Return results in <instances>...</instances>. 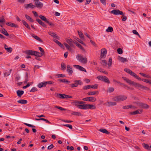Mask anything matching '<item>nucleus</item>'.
I'll return each mask as SVG.
<instances>
[{
    "label": "nucleus",
    "mask_w": 151,
    "mask_h": 151,
    "mask_svg": "<svg viewBox=\"0 0 151 151\" xmlns=\"http://www.w3.org/2000/svg\"><path fill=\"white\" fill-rule=\"evenodd\" d=\"M127 99V97L124 95H121L116 96L114 97L113 100L116 102H120L126 100Z\"/></svg>",
    "instance_id": "obj_1"
},
{
    "label": "nucleus",
    "mask_w": 151,
    "mask_h": 151,
    "mask_svg": "<svg viewBox=\"0 0 151 151\" xmlns=\"http://www.w3.org/2000/svg\"><path fill=\"white\" fill-rule=\"evenodd\" d=\"M131 85L134 86L137 89H142L145 90L149 89V88L147 87L144 86L139 83H137L133 81Z\"/></svg>",
    "instance_id": "obj_2"
},
{
    "label": "nucleus",
    "mask_w": 151,
    "mask_h": 151,
    "mask_svg": "<svg viewBox=\"0 0 151 151\" xmlns=\"http://www.w3.org/2000/svg\"><path fill=\"white\" fill-rule=\"evenodd\" d=\"M76 58L79 61L82 63H87V59L85 57L83 58V56L78 54L76 55Z\"/></svg>",
    "instance_id": "obj_3"
},
{
    "label": "nucleus",
    "mask_w": 151,
    "mask_h": 151,
    "mask_svg": "<svg viewBox=\"0 0 151 151\" xmlns=\"http://www.w3.org/2000/svg\"><path fill=\"white\" fill-rule=\"evenodd\" d=\"M75 83L70 84V87L71 88H73L75 87H77L78 85H82L83 84V83L81 80H75L73 81Z\"/></svg>",
    "instance_id": "obj_4"
},
{
    "label": "nucleus",
    "mask_w": 151,
    "mask_h": 151,
    "mask_svg": "<svg viewBox=\"0 0 151 151\" xmlns=\"http://www.w3.org/2000/svg\"><path fill=\"white\" fill-rule=\"evenodd\" d=\"M97 78L99 80L103 81L106 83H110L108 78L105 76H99L97 77Z\"/></svg>",
    "instance_id": "obj_5"
},
{
    "label": "nucleus",
    "mask_w": 151,
    "mask_h": 151,
    "mask_svg": "<svg viewBox=\"0 0 151 151\" xmlns=\"http://www.w3.org/2000/svg\"><path fill=\"white\" fill-rule=\"evenodd\" d=\"M111 13L116 15H123V13L122 12L119 11V10L114 9L111 12Z\"/></svg>",
    "instance_id": "obj_6"
},
{
    "label": "nucleus",
    "mask_w": 151,
    "mask_h": 151,
    "mask_svg": "<svg viewBox=\"0 0 151 151\" xmlns=\"http://www.w3.org/2000/svg\"><path fill=\"white\" fill-rule=\"evenodd\" d=\"M85 102L84 101H76L73 102L72 104L73 105H75L78 108L80 104H85Z\"/></svg>",
    "instance_id": "obj_7"
},
{
    "label": "nucleus",
    "mask_w": 151,
    "mask_h": 151,
    "mask_svg": "<svg viewBox=\"0 0 151 151\" xmlns=\"http://www.w3.org/2000/svg\"><path fill=\"white\" fill-rule=\"evenodd\" d=\"M107 50L105 48H103L101 50V54L100 57L101 58H104L106 56Z\"/></svg>",
    "instance_id": "obj_8"
},
{
    "label": "nucleus",
    "mask_w": 151,
    "mask_h": 151,
    "mask_svg": "<svg viewBox=\"0 0 151 151\" xmlns=\"http://www.w3.org/2000/svg\"><path fill=\"white\" fill-rule=\"evenodd\" d=\"M36 7L39 8H42L43 6V4L40 2L39 0H34Z\"/></svg>",
    "instance_id": "obj_9"
},
{
    "label": "nucleus",
    "mask_w": 151,
    "mask_h": 151,
    "mask_svg": "<svg viewBox=\"0 0 151 151\" xmlns=\"http://www.w3.org/2000/svg\"><path fill=\"white\" fill-rule=\"evenodd\" d=\"M143 111V110L141 109H139L132 112H130L129 114L131 115H136L137 114H139L142 113Z\"/></svg>",
    "instance_id": "obj_10"
},
{
    "label": "nucleus",
    "mask_w": 151,
    "mask_h": 151,
    "mask_svg": "<svg viewBox=\"0 0 151 151\" xmlns=\"http://www.w3.org/2000/svg\"><path fill=\"white\" fill-rule=\"evenodd\" d=\"M66 41L67 42L69 45L70 47H73L74 45H73V43H74V42H75V41H73V40L70 38L67 39H66Z\"/></svg>",
    "instance_id": "obj_11"
},
{
    "label": "nucleus",
    "mask_w": 151,
    "mask_h": 151,
    "mask_svg": "<svg viewBox=\"0 0 151 151\" xmlns=\"http://www.w3.org/2000/svg\"><path fill=\"white\" fill-rule=\"evenodd\" d=\"M73 66L76 68V69H79L81 71L86 72V70L84 68L79 65H73Z\"/></svg>",
    "instance_id": "obj_12"
},
{
    "label": "nucleus",
    "mask_w": 151,
    "mask_h": 151,
    "mask_svg": "<svg viewBox=\"0 0 151 151\" xmlns=\"http://www.w3.org/2000/svg\"><path fill=\"white\" fill-rule=\"evenodd\" d=\"M67 70L69 74H72L73 71L72 70V68L69 65H67Z\"/></svg>",
    "instance_id": "obj_13"
},
{
    "label": "nucleus",
    "mask_w": 151,
    "mask_h": 151,
    "mask_svg": "<svg viewBox=\"0 0 151 151\" xmlns=\"http://www.w3.org/2000/svg\"><path fill=\"white\" fill-rule=\"evenodd\" d=\"M34 52V51L31 50H27L25 52V53L26 54L31 55H35Z\"/></svg>",
    "instance_id": "obj_14"
},
{
    "label": "nucleus",
    "mask_w": 151,
    "mask_h": 151,
    "mask_svg": "<svg viewBox=\"0 0 151 151\" xmlns=\"http://www.w3.org/2000/svg\"><path fill=\"white\" fill-rule=\"evenodd\" d=\"M48 34L53 37L55 38L56 39H58L59 38V37L55 33L52 32H49Z\"/></svg>",
    "instance_id": "obj_15"
},
{
    "label": "nucleus",
    "mask_w": 151,
    "mask_h": 151,
    "mask_svg": "<svg viewBox=\"0 0 151 151\" xmlns=\"http://www.w3.org/2000/svg\"><path fill=\"white\" fill-rule=\"evenodd\" d=\"M6 24L9 26L14 27H18V25L17 24H15L12 22H7L6 23Z\"/></svg>",
    "instance_id": "obj_16"
},
{
    "label": "nucleus",
    "mask_w": 151,
    "mask_h": 151,
    "mask_svg": "<svg viewBox=\"0 0 151 151\" xmlns=\"http://www.w3.org/2000/svg\"><path fill=\"white\" fill-rule=\"evenodd\" d=\"M130 75L136 79H138L139 80H141V78L139 77V76L137 75L135 73L132 72V71Z\"/></svg>",
    "instance_id": "obj_17"
},
{
    "label": "nucleus",
    "mask_w": 151,
    "mask_h": 151,
    "mask_svg": "<svg viewBox=\"0 0 151 151\" xmlns=\"http://www.w3.org/2000/svg\"><path fill=\"white\" fill-rule=\"evenodd\" d=\"M1 32L6 36L9 35V34L7 32L6 30L4 28H2L0 29Z\"/></svg>",
    "instance_id": "obj_18"
},
{
    "label": "nucleus",
    "mask_w": 151,
    "mask_h": 151,
    "mask_svg": "<svg viewBox=\"0 0 151 151\" xmlns=\"http://www.w3.org/2000/svg\"><path fill=\"white\" fill-rule=\"evenodd\" d=\"M35 7V6L33 5L31 3H30L29 4H26L25 5V8L26 9H27L29 7L33 9Z\"/></svg>",
    "instance_id": "obj_19"
},
{
    "label": "nucleus",
    "mask_w": 151,
    "mask_h": 151,
    "mask_svg": "<svg viewBox=\"0 0 151 151\" xmlns=\"http://www.w3.org/2000/svg\"><path fill=\"white\" fill-rule=\"evenodd\" d=\"M122 79L125 81L127 83H128L129 84L131 85L133 81H132L130 80H129V79H128L127 78L124 77H122Z\"/></svg>",
    "instance_id": "obj_20"
},
{
    "label": "nucleus",
    "mask_w": 151,
    "mask_h": 151,
    "mask_svg": "<svg viewBox=\"0 0 151 151\" xmlns=\"http://www.w3.org/2000/svg\"><path fill=\"white\" fill-rule=\"evenodd\" d=\"M17 96L19 97H21L24 93V91H23L18 90L17 91Z\"/></svg>",
    "instance_id": "obj_21"
},
{
    "label": "nucleus",
    "mask_w": 151,
    "mask_h": 151,
    "mask_svg": "<svg viewBox=\"0 0 151 151\" xmlns=\"http://www.w3.org/2000/svg\"><path fill=\"white\" fill-rule=\"evenodd\" d=\"M36 21L42 26L44 27L46 26V25L39 19H37Z\"/></svg>",
    "instance_id": "obj_22"
},
{
    "label": "nucleus",
    "mask_w": 151,
    "mask_h": 151,
    "mask_svg": "<svg viewBox=\"0 0 151 151\" xmlns=\"http://www.w3.org/2000/svg\"><path fill=\"white\" fill-rule=\"evenodd\" d=\"M46 85L45 84V82H42L40 83L37 85V86L40 88H41L42 87H45Z\"/></svg>",
    "instance_id": "obj_23"
},
{
    "label": "nucleus",
    "mask_w": 151,
    "mask_h": 151,
    "mask_svg": "<svg viewBox=\"0 0 151 151\" xmlns=\"http://www.w3.org/2000/svg\"><path fill=\"white\" fill-rule=\"evenodd\" d=\"M99 131L103 133H106L109 134H110V132H108L106 129H99Z\"/></svg>",
    "instance_id": "obj_24"
},
{
    "label": "nucleus",
    "mask_w": 151,
    "mask_h": 151,
    "mask_svg": "<svg viewBox=\"0 0 151 151\" xmlns=\"http://www.w3.org/2000/svg\"><path fill=\"white\" fill-rule=\"evenodd\" d=\"M118 59L120 61L123 63H124L127 61V60L126 58L120 56H119L118 57Z\"/></svg>",
    "instance_id": "obj_25"
},
{
    "label": "nucleus",
    "mask_w": 151,
    "mask_h": 151,
    "mask_svg": "<svg viewBox=\"0 0 151 151\" xmlns=\"http://www.w3.org/2000/svg\"><path fill=\"white\" fill-rule=\"evenodd\" d=\"M74 43L76 44V45L80 49L82 50H84V49L82 47V46L80 44L78 43L77 41H75V42H74Z\"/></svg>",
    "instance_id": "obj_26"
},
{
    "label": "nucleus",
    "mask_w": 151,
    "mask_h": 151,
    "mask_svg": "<svg viewBox=\"0 0 151 151\" xmlns=\"http://www.w3.org/2000/svg\"><path fill=\"white\" fill-rule=\"evenodd\" d=\"M32 36L35 39L37 40L40 42H42V40L38 36L35 35L33 34L32 35Z\"/></svg>",
    "instance_id": "obj_27"
},
{
    "label": "nucleus",
    "mask_w": 151,
    "mask_h": 151,
    "mask_svg": "<svg viewBox=\"0 0 151 151\" xmlns=\"http://www.w3.org/2000/svg\"><path fill=\"white\" fill-rule=\"evenodd\" d=\"M96 101V99L94 97L91 96L88 97V101L95 102Z\"/></svg>",
    "instance_id": "obj_28"
},
{
    "label": "nucleus",
    "mask_w": 151,
    "mask_h": 151,
    "mask_svg": "<svg viewBox=\"0 0 151 151\" xmlns=\"http://www.w3.org/2000/svg\"><path fill=\"white\" fill-rule=\"evenodd\" d=\"M17 102L22 104H25L27 103V101L24 99H21L17 101Z\"/></svg>",
    "instance_id": "obj_29"
},
{
    "label": "nucleus",
    "mask_w": 151,
    "mask_h": 151,
    "mask_svg": "<svg viewBox=\"0 0 151 151\" xmlns=\"http://www.w3.org/2000/svg\"><path fill=\"white\" fill-rule=\"evenodd\" d=\"M22 22L23 24L28 29H30V27L29 26L28 24L24 20H22Z\"/></svg>",
    "instance_id": "obj_30"
},
{
    "label": "nucleus",
    "mask_w": 151,
    "mask_h": 151,
    "mask_svg": "<svg viewBox=\"0 0 151 151\" xmlns=\"http://www.w3.org/2000/svg\"><path fill=\"white\" fill-rule=\"evenodd\" d=\"M56 96L59 98L60 99H64V94L61 93H56Z\"/></svg>",
    "instance_id": "obj_31"
},
{
    "label": "nucleus",
    "mask_w": 151,
    "mask_h": 151,
    "mask_svg": "<svg viewBox=\"0 0 151 151\" xmlns=\"http://www.w3.org/2000/svg\"><path fill=\"white\" fill-rule=\"evenodd\" d=\"M99 93L98 91H90L88 92L87 93L88 95H94L95 94H98Z\"/></svg>",
    "instance_id": "obj_32"
},
{
    "label": "nucleus",
    "mask_w": 151,
    "mask_h": 151,
    "mask_svg": "<svg viewBox=\"0 0 151 151\" xmlns=\"http://www.w3.org/2000/svg\"><path fill=\"white\" fill-rule=\"evenodd\" d=\"M25 16L26 18L27 19L29 20L30 22H34L33 19L29 15H27V14H25Z\"/></svg>",
    "instance_id": "obj_33"
},
{
    "label": "nucleus",
    "mask_w": 151,
    "mask_h": 151,
    "mask_svg": "<svg viewBox=\"0 0 151 151\" xmlns=\"http://www.w3.org/2000/svg\"><path fill=\"white\" fill-rule=\"evenodd\" d=\"M78 33L80 37L82 40H84L83 35L81 32L80 31H78Z\"/></svg>",
    "instance_id": "obj_34"
},
{
    "label": "nucleus",
    "mask_w": 151,
    "mask_h": 151,
    "mask_svg": "<svg viewBox=\"0 0 151 151\" xmlns=\"http://www.w3.org/2000/svg\"><path fill=\"white\" fill-rule=\"evenodd\" d=\"M39 17L43 21L45 22H47L48 19L44 16L42 15H40Z\"/></svg>",
    "instance_id": "obj_35"
},
{
    "label": "nucleus",
    "mask_w": 151,
    "mask_h": 151,
    "mask_svg": "<svg viewBox=\"0 0 151 151\" xmlns=\"http://www.w3.org/2000/svg\"><path fill=\"white\" fill-rule=\"evenodd\" d=\"M71 114L74 115L81 116V114L80 112H74L71 113Z\"/></svg>",
    "instance_id": "obj_36"
},
{
    "label": "nucleus",
    "mask_w": 151,
    "mask_h": 151,
    "mask_svg": "<svg viewBox=\"0 0 151 151\" xmlns=\"http://www.w3.org/2000/svg\"><path fill=\"white\" fill-rule=\"evenodd\" d=\"M108 106H114L116 105V103L114 102H108Z\"/></svg>",
    "instance_id": "obj_37"
},
{
    "label": "nucleus",
    "mask_w": 151,
    "mask_h": 151,
    "mask_svg": "<svg viewBox=\"0 0 151 151\" xmlns=\"http://www.w3.org/2000/svg\"><path fill=\"white\" fill-rule=\"evenodd\" d=\"M142 107L144 109H147L149 108V106L147 104L143 103Z\"/></svg>",
    "instance_id": "obj_38"
},
{
    "label": "nucleus",
    "mask_w": 151,
    "mask_h": 151,
    "mask_svg": "<svg viewBox=\"0 0 151 151\" xmlns=\"http://www.w3.org/2000/svg\"><path fill=\"white\" fill-rule=\"evenodd\" d=\"M35 53L34 55H35L36 56H38V57H41L42 56V55H41V54L40 52H38L36 51H34Z\"/></svg>",
    "instance_id": "obj_39"
},
{
    "label": "nucleus",
    "mask_w": 151,
    "mask_h": 151,
    "mask_svg": "<svg viewBox=\"0 0 151 151\" xmlns=\"http://www.w3.org/2000/svg\"><path fill=\"white\" fill-rule=\"evenodd\" d=\"M143 146L145 148L148 150H150V147L147 144L145 143H143Z\"/></svg>",
    "instance_id": "obj_40"
},
{
    "label": "nucleus",
    "mask_w": 151,
    "mask_h": 151,
    "mask_svg": "<svg viewBox=\"0 0 151 151\" xmlns=\"http://www.w3.org/2000/svg\"><path fill=\"white\" fill-rule=\"evenodd\" d=\"M107 32H111L113 31V28L111 27H109L106 30Z\"/></svg>",
    "instance_id": "obj_41"
},
{
    "label": "nucleus",
    "mask_w": 151,
    "mask_h": 151,
    "mask_svg": "<svg viewBox=\"0 0 151 151\" xmlns=\"http://www.w3.org/2000/svg\"><path fill=\"white\" fill-rule=\"evenodd\" d=\"M101 64L102 65L104 66H107V61L105 60H102Z\"/></svg>",
    "instance_id": "obj_42"
},
{
    "label": "nucleus",
    "mask_w": 151,
    "mask_h": 151,
    "mask_svg": "<svg viewBox=\"0 0 151 151\" xmlns=\"http://www.w3.org/2000/svg\"><path fill=\"white\" fill-rule=\"evenodd\" d=\"M66 65H65V63H61V68L63 70H65L66 68Z\"/></svg>",
    "instance_id": "obj_43"
},
{
    "label": "nucleus",
    "mask_w": 151,
    "mask_h": 151,
    "mask_svg": "<svg viewBox=\"0 0 151 151\" xmlns=\"http://www.w3.org/2000/svg\"><path fill=\"white\" fill-rule=\"evenodd\" d=\"M39 49L41 52L40 53L41 55H43L45 54V52L43 49L40 47H39Z\"/></svg>",
    "instance_id": "obj_44"
},
{
    "label": "nucleus",
    "mask_w": 151,
    "mask_h": 151,
    "mask_svg": "<svg viewBox=\"0 0 151 151\" xmlns=\"http://www.w3.org/2000/svg\"><path fill=\"white\" fill-rule=\"evenodd\" d=\"M112 61L111 58H110L109 59V63L108 64V67H110L112 64Z\"/></svg>",
    "instance_id": "obj_45"
},
{
    "label": "nucleus",
    "mask_w": 151,
    "mask_h": 151,
    "mask_svg": "<svg viewBox=\"0 0 151 151\" xmlns=\"http://www.w3.org/2000/svg\"><path fill=\"white\" fill-rule=\"evenodd\" d=\"M132 105H129L127 106H125L123 107L122 108L124 109H127L132 107Z\"/></svg>",
    "instance_id": "obj_46"
},
{
    "label": "nucleus",
    "mask_w": 151,
    "mask_h": 151,
    "mask_svg": "<svg viewBox=\"0 0 151 151\" xmlns=\"http://www.w3.org/2000/svg\"><path fill=\"white\" fill-rule=\"evenodd\" d=\"M64 45L65 46L66 48L69 50H71V48L70 47V46L67 44L65 42L64 43Z\"/></svg>",
    "instance_id": "obj_47"
},
{
    "label": "nucleus",
    "mask_w": 151,
    "mask_h": 151,
    "mask_svg": "<svg viewBox=\"0 0 151 151\" xmlns=\"http://www.w3.org/2000/svg\"><path fill=\"white\" fill-rule=\"evenodd\" d=\"M91 85H88L84 86L83 88L84 90H87L91 88Z\"/></svg>",
    "instance_id": "obj_48"
},
{
    "label": "nucleus",
    "mask_w": 151,
    "mask_h": 151,
    "mask_svg": "<svg viewBox=\"0 0 151 151\" xmlns=\"http://www.w3.org/2000/svg\"><path fill=\"white\" fill-rule=\"evenodd\" d=\"M12 70V69H10L9 70V71L7 72H5V73H4V75L6 76H9L11 73Z\"/></svg>",
    "instance_id": "obj_49"
},
{
    "label": "nucleus",
    "mask_w": 151,
    "mask_h": 151,
    "mask_svg": "<svg viewBox=\"0 0 151 151\" xmlns=\"http://www.w3.org/2000/svg\"><path fill=\"white\" fill-rule=\"evenodd\" d=\"M114 88L113 87H109L108 88L107 91L109 93H111L114 91Z\"/></svg>",
    "instance_id": "obj_50"
},
{
    "label": "nucleus",
    "mask_w": 151,
    "mask_h": 151,
    "mask_svg": "<svg viewBox=\"0 0 151 151\" xmlns=\"http://www.w3.org/2000/svg\"><path fill=\"white\" fill-rule=\"evenodd\" d=\"M98 70L100 72L104 73L105 74H108V73L106 71L104 70L103 69L101 68H99L98 69Z\"/></svg>",
    "instance_id": "obj_51"
},
{
    "label": "nucleus",
    "mask_w": 151,
    "mask_h": 151,
    "mask_svg": "<svg viewBox=\"0 0 151 151\" xmlns=\"http://www.w3.org/2000/svg\"><path fill=\"white\" fill-rule=\"evenodd\" d=\"M37 91V88L35 87H33L30 91V92H34Z\"/></svg>",
    "instance_id": "obj_52"
},
{
    "label": "nucleus",
    "mask_w": 151,
    "mask_h": 151,
    "mask_svg": "<svg viewBox=\"0 0 151 151\" xmlns=\"http://www.w3.org/2000/svg\"><path fill=\"white\" fill-rule=\"evenodd\" d=\"M76 40L77 41H78L79 42L81 43L82 45H86L81 40L79 39L78 38H77L76 39Z\"/></svg>",
    "instance_id": "obj_53"
},
{
    "label": "nucleus",
    "mask_w": 151,
    "mask_h": 151,
    "mask_svg": "<svg viewBox=\"0 0 151 151\" xmlns=\"http://www.w3.org/2000/svg\"><path fill=\"white\" fill-rule=\"evenodd\" d=\"M96 108V107L94 105L89 104V109H95Z\"/></svg>",
    "instance_id": "obj_54"
},
{
    "label": "nucleus",
    "mask_w": 151,
    "mask_h": 151,
    "mask_svg": "<svg viewBox=\"0 0 151 151\" xmlns=\"http://www.w3.org/2000/svg\"><path fill=\"white\" fill-rule=\"evenodd\" d=\"M6 51L9 53H11L12 50V48L11 47H9V48H6Z\"/></svg>",
    "instance_id": "obj_55"
},
{
    "label": "nucleus",
    "mask_w": 151,
    "mask_h": 151,
    "mask_svg": "<svg viewBox=\"0 0 151 151\" xmlns=\"http://www.w3.org/2000/svg\"><path fill=\"white\" fill-rule=\"evenodd\" d=\"M124 71H125V72H126L128 73L129 74H130L131 73V72L132 71L131 70H130L129 69L127 68H125L124 69Z\"/></svg>",
    "instance_id": "obj_56"
},
{
    "label": "nucleus",
    "mask_w": 151,
    "mask_h": 151,
    "mask_svg": "<svg viewBox=\"0 0 151 151\" xmlns=\"http://www.w3.org/2000/svg\"><path fill=\"white\" fill-rule=\"evenodd\" d=\"M117 52L119 54H121L122 53L123 51L122 49L119 48L117 50Z\"/></svg>",
    "instance_id": "obj_57"
},
{
    "label": "nucleus",
    "mask_w": 151,
    "mask_h": 151,
    "mask_svg": "<svg viewBox=\"0 0 151 151\" xmlns=\"http://www.w3.org/2000/svg\"><path fill=\"white\" fill-rule=\"evenodd\" d=\"M139 74L145 77L146 78H149L150 77L149 76L146 75L142 73H140Z\"/></svg>",
    "instance_id": "obj_58"
},
{
    "label": "nucleus",
    "mask_w": 151,
    "mask_h": 151,
    "mask_svg": "<svg viewBox=\"0 0 151 151\" xmlns=\"http://www.w3.org/2000/svg\"><path fill=\"white\" fill-rule=\"evenodd\" d=\"M122 17L121 18H122V21H125L127 19V17L124 16V14H123V15H122Z\"/></svg>",
    "instance_id": "obj_59"
},
{
    "label": "nucleus",
    "mask_w": 151,
    "mask_h": 151,
    "mask_svg": "<svg viewBox=\"0 0 151 151\" xmlns=\"http://www.w3.org/2000/svg\"><path fill=\"white\" fill-rule=\"evenodd\" d=\"M50 26H54V24L52 22H50L49 21V20H48L47 22H46Z\"/></svg>",
    "instance_id": "obj_60"
},
{
    "label": "nucleus",
    "mask_w": 151,
    "mask_h": 151,
    "mask_svg": "<svg viewBox=\"0 0 151 151\" xmlns=\"http://www.w3.org/2000/svg\"><path fill=\"white\" fill-rule=\"evenodd\" d=\"M135 104H137L139 106L142 107L143 103L141 102H135Z\"/></svg>",
    "instance_id": "obj_61"
},
{
    "label": "nucleus",
    "mask_w": 151,
    "mask_h": 151,
    "mask_svg": "<svg viewBox=\"0 0 151 151\" xmlns=\"http://www.w3.org/2000/svg\"><path fill=\"white\" fill-rule=\"evenodd\" d=\"M55 107L56 108H57V109H60V110H61V111H65L66 110V109H65L64 108H63L62 107H59V106H55Z\"/></svg>",
    "instance_id": "obj_62"
},
{
    "label": "nucleus",
    "mask_w": 151,
    "mask_h": 151,
    "mask_svg": "<svg viewBox=\"0 0 151 151\" xmlns=\"http://www.w3.org/2000/svg\"><path fill=\"white\" fill-rule=\"evenodd\" d=\"M84 107V104H80L78 108L80 109H85Z\"/></svg>",
    "instance_id": "obj_63"
},
{
    "label": "nucleus",
    "mask_w": 151,
    "mask_h": 151,
    "mask_svg": "<svg viewBox=\"0 0 151 151\" xmlns=\"http://www.w3.org/2000/svg\"><path fill=\"white\" fill-rule=\"evenodd\" d=\"M132 32L134 34L136 35H138L139 36V37H140L138 33L137 32V31L136 30H133L132 31Z\"/></svg>",
    "instance_id": "obj_64"
}]
</instances>
